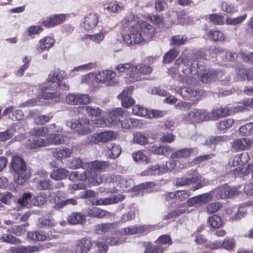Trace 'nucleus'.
<instances>
[{
	"instance_id": "obj_24",
	"label": "nucleus",
	"mask_w": 253,
	"mask_h": 253,
	"mask_svg": "<svg viewBox=\"0 0 253 253\" xmlns=\"http://www.w3.org/2000/svg\"><path fill=\"white\" fill-rule=\"evenodd\" d=\"M167 172L165 166H161L159 165H155L149 167L143 170L141 175L142 176L160 175Z\"/></svg>"
},
{
	"instance_id": "obj_9",
	"label": "nucleus",
	"mask_w": 253,
	"mask_h": 253,
	"mask_svg": "<svg viewBox=\"0 0 253 253\" xmlns=\"http://www.w3.org/2000/svg\"><path fill=\"white\" fill-rule=\"evenodd\" d=\"M66 102L71 105H86L91 102V98L87 94L70 93L66 97Z\"/></svg>"
},
{
	"instance_id": "obj_33",
	"label": "nucleus",
	"mask_w": 253,
	"mask_h": 253,
	"mask_svg": "<svg viewBox=\"0 0 253 253\" xmlns=\"http://www.w3.org/2000/svg\"><path fill=\"white\" fill-rule=\"evenodd\" d=\"M192 151L193 149L192 148L179 149L171 154V158L172 159H186L190 156Z\"/></svg>"
},
{
	"instance_id": "obj_57",
	"label": "nucleus",
	"mask_w": 253,
	"mask_h": 253,
	"mask_svg": "<svg viewBox=\"0 0 253 253\" xmlns=\"http://www.w3.org/2000/svg\"><path fill=\"white\" fill-rule=\"evenodd\" d=\"M13 199V195L9 192H4L0 194V201L6 205L11 204Z\"/></svg>"
},
{
	"instance_id": "obj_36",
	"label": "nucleus",
	"mask_w": 253,
	"mask_h": 253,
	"mask_svg": "<svg viewBox=\"0 0 253 253\" xmlns=\"http://www.w3.org/2000/svg\"><path fill=\"white\" fill-rule=\"evenodd\" d=\"M48 133V128L46 126L35 127L29 131L31 135L38 137H44Z\"/></svg>"
},
{
	"instance_id": "obj_22",
	"label": "nucleus",
	"mask_w": 253,
	"mask_h": 253,
	"mask_svg": "<svg viewBox=\"0 0 253 253\" xmlns=\"http://www.w3.org/2000/svg\"><path fill=\"white\" fill-rule=\"evenodd\" d=\"M98 22V17L97 15L94 13H90L85 17L81 26L84 30H90L97 25Z\"/></svg>"
},
{
	"instance_id": "obj_38",
	"label": "nucleus",
	"mask_w": 253,
	"mask_h": 253,
	"mask_svg": "<svg viewBox=\"0 0 253 253\" xmlns=\"http://www.w3.org/2000/svg\"><path fill=\"white\" fill-rule=\"evenodd\" d=\"M84 219V216L79 212H73L68 217V221L71 224H81Z\"/></svg>"
},
{
	"instance_id": "obj_41",
	"label": "nucleus",
	"mask_w": 253,
	"mask_h": 253,
	"mask_svg": "<svg viewBox=\"0 0 253 253\" xmlns=\"http://www.w3.org/2000/svg\"><path fill=\"white\" fill-rule=\"evenodd\" d=\"M123 8V5L122 4L117 1H111L107 5L105 4L104 5V8L105 9H107L113 12L120 11L122 10Z\"/></svg>"
},
{
	"instance_id": "obj_39",
	"label": "nucleus",
	"mask_w": 253,
	"mask_h": 253,
	"mask_svg": "<svg viewBox=\"0 0 253 253\" xmlns=\"http://www.w3.org/2000/svg\"><path fill=\"white\" fill-rule=\"evenodd\" d=\"M107 148L109 150L108 154L112 159H116L121 154L122 149L120 145L114 144H110Z\"/></svg>"
},
{
	"instance_id": "obj_18",
	"label": "nucleus",
	"mask_w": 253,
	"mask_h": 253,
	"mask_svg": "<svg viewBox=\"0 0 253 253\" xmlns=\"http://www.w3.org/2000/svg\"><path fill=\"white\" fill-rule=\"evenodd\" d=\"M237 80H244L246 79L248 81L253 83V69H246L243 65H239L236 67Z\"/></svg>"
},
{
	"instance_id": "obj_14",
	"label": "nucleus",
	"mask_w": 253,
	"mask_h": 253,
	"mask_svg": "<svg viewBox=\"0 0 253 253\" xmlns=\"http://www.w3.org/2000/svg\"><path fill=\"white\" fill-rule=\"evenodd\" d=\"M63 193L61 191L53 193V199L55 203L54 208L56 210H60L68 205H76L78 204L77 200L75 198H70L65 200H62Z\"/></svg>"
},
{
	"instance_id": "obj_4",
	"label": "nucleus",
	"mask_w": 253,
	"mask_h": 253,
	"mask_svg": "<svg viewBox=\"0 0 253 253\" xmlns=\"http://www.w3.org/2000/svg\"><path fill=\"white\" fill-rule=\"evenodd\" d=\"M63 77L64 72L62 71L56 69L51 71L48 75L47 82L41 87L42 93L40 96L45 99L57 98L59 96L57 92L47 91L54 90L57 88V84L62 80Z\"/></svg>"
},
{
	"instance_id": "obj_53",
	"label": "nucleus",
	"mask_w": 253,
	"mask_h": 253,
	"mask_svg": "<svg viewBox=\"0 0 253 253\" xmlns=\"http://www.w3.org/2000/svg\"><path fill=\"white\" fill-rule=\"evenodd\" d=\"M32 194L30 192L24 193L22 197L18 200V203L23 207H29L30 204L29 202L31 200Z\"/></svg>"
},
{
	"instance_id": "obj_1",
	"label": "nucleus",
	"mask_w": 253,
	"mask_h": 253,
	"mask_svg": "<svg viewBox=\"0 0 253 253\" xmlns=\"http://www.w3.org/2000/svg\"><path fill=\"white\" fill-rule=\"evenodd\" d=\"M205 56L204 52L198 51L195 55V60L190 65L188 59H184L180 57L176 60L175 63L179 66H181L184 74L198 75L203 83H209L212 81H215L216 80L219 79L221 73H216L213 70L206 69L202 64L200 65V62L198 60V58L204 59Z\"/></svg>"
},
{
	"instance_id": "obj_64",
	"label": "nucleus",
	"mask_w": 253,
	"mask_h": 253,
	"mask_svg": "<svg viewBox=\"0 0 253 253\" xmlns=\"http://www.w3.org/2000/svg\"><path fill=\"white\" fill-rule=\"evenodd\" d=\"M164 248L160 245L151 246L147 247L144 253H163Z\"/></svg>"
},
{
	"instance_id": "obj_10",
	"label": "nucleus",
	"mask_w": 253,
	"mask_h": 253,
	"mask_svg": "<svg viewBox=\"0 0 253 253\" xmlns=\"http://www.w3.org/2000/svg\"><path fill=\"white\" fill-rule=\"evenodd\" d=\"M153 225H140V226H130L122 229L120 231L121 235H131L135 234L147 233L154 229Z\"/></svg>"
},
{
	"instance_id": "obj_29",
	"label": "nucleus",
	"mask_w": 253,
	"mask_h": 253,
	"mask_svg": "<svg viewBox=\"0 0 253 253\" xmlns=\"http://www.w3.org/2000/svg\"><path fill=\"white\" fill-rule=\"evenodd\" d=\"M199 180V177L196 173H193L191 177L185 176L179 177L176 179V185L178 186L189 185L196 183Z\"/></svg>"
},
{
	"instance_id": "obj_45",
	"label": "nucleus",
	"mask_w": 253,
	"mask_h": 253,
	"mask_svg": "<svg viewBox=\"0 0 253 253\" xmlns=\"http://www.w3.org/2000/svg\"><path fill=\"white\" fill-rule=\"evenodd\" d=\"M47 201V195L44 192H41L36 196H35L31 201L34 206H41Z\"/></svg>"
},
{
	"instance_id": "obj_61",
	"label": "nucleus",
	"mask_w": 253,
	"mask_h": 253,
	"mask_svg": "<svg viewBox=\"0 0 253 253\" xmlns=\"http://www.w3.org/2000/svg\"><path fill=\"white\" fill-rule=\"evenodd\" d=\"M133 141L140 145H145L147 143V137L140 132H136L133 134Z\"/></svg>"
},
{
	"instance_id": "obj_8",
	"label": "nucleus",
	"mask_w": 253,
	"mask_h": 253,
	"mask_svg": "<svg viewBox=\"0 0 253 253\" xmlns=\"http://www.w3.org/2000/svg\"><path fill=\"white\" fill-rule=\"evenodd\" d=\"M71 127L75 129L80 135H84L91 132L90 122L88 119L82 118L79 120L72 119Z\"/></svg>"
},
{
	"instance_id": "obj_48",
	"label": "nucleus",
	"mask_w": 253,
	"mask_h": 253,
	"mask_svg": "<svg viewBox=\"0 0 253 253\" xmlns=\"http://www.w3.org/2000/svg\"><path fill=\"white\" fill-rule=\"evenodd\" d=\"M208 36L211 40L214 42H222L225 39L223 33L218 30L209 31Z\"/></svg>"
},
{
	"instance_id": "obj_49",
	"label": "nucleus",
	"mask_w": 253,
	"mask_h": 253,
	"mask_svg": "<svg viewBox=\"0 0 253 253\" xmlns=\"http://www.w3.org/2000/svg\"><path fill=\"white\" fill-rule=\"evenodd\" d=\"M36 186L40 190H49L52 188L53 185L49 179H43L37 181Z\"/></svg>"
},
{
	"instance_id": "obj_50",
	"label": "nucleus",
	"mask_w": 253,
	"mask_h": 253,
	"mask_svg": "<svg viewBox=\"0 0 253 253\" xmlns=\"http://www.w3.org/2000/svg\"><path fill=\"white\" fill-rule=\"evenodd\" d=\"M89 171H84L83 173H79L78 171H72L69 175V179L72 181L76 180H84L87 178Z\"/></svg>"
},
{
	"instance_id": "obj_42",
	"label": "nucleus",
	"mask_w": 253,
	"mask_h": 253,
	"mask_svg": "<svg viewBox=\"0 0 253 253\" xmlns=\"http://www.w3.org/2000/svg\"><path fill=\"white\" fill-rule=\"evenodd\" d=\"M249 159V156L247 153H242L239 156H235L234 158L233 165L234 167L237 165L242 166L243 164L247 163Z\"/></svg>"
},
{
	"instance_id": "obj_35",
	"label": "nucleus",
	"mask_w": 253,
	"mask_h": 253,
	"mask_svg": "<svg viewBox=\"0 0 253 253\" xmlns=\"http://www.w3.org/2000/svg\"><path fill=\"white\" fill-rule=\"evenodd\" d=\"M79 108L84 109L85 112L91 118H97V117H99L102 113L101 109L96 106H86L82 107H79Z\"/></svg>"
},
{
	"instance_id": "obj_56",
	"label": "nucleus",
	"mask_w": 253,
	"mask_h": 253,
	"mask_svg": "<svg viewBox=\"0 0 253 253\" xmlns=\"http://www.w3.org/2000/svg\"><path fill=\"white\" fill-rule=\"evenodd\" d=\"M233 124V120L232 119L229 118L228 119L222 120L216 123V126L218 129L220 130H224L226 128L231 127Z\"/></svg>"
},
{
	"instance_id": "obj_20",
	"label": "nucleus",
	"mask_w": 253,
	"mask_h": 253,
	"mask_svg": "<svg viewBox=\"0 0 253 253\" xmlns=\"http://www.w3.org/2000/svg\"><path fill=\"white\" fill-rule=\"evenodd\" d=\"M65 18L64 14H55L47 17L42 21V24L47 28L52 27L63 22Z\"/></svg>"
},
{
	"instance_id": "obj_47",
	"label": "nucleus",
	"mask_w": 253,
	"mask_h": 253,
	"mask_svg": "<svg viewBox=\"0 0 253 253\" xmlns=\"http://www.w3.org/2000/svg\"><path fill=\"white\" fill-rule=\"evenodd\" d=\"M208 223L211 226L214 228H218L223 224L221 218L215 214L209 217Z\"/></svg>"
},
{
	"instance_id": "obj_6",
	"label": "nucleus",
	"mask_w": 253,
	"mask_h": 253,
	"mask_svg": "<svg viewBox=\"0 0 253 253\" xmlns=\"http://www.w3.org/2000/svg\"><path fill=\"white\" fill-rule=\"evenodd\" d=\"M126 110L118 108L109 113V118H100L92 120V122L99 127H116L119 126L120 120L119 117L123 115Z\"/></svg>"
},
{
	"instance_id": "obj_28",
	"label": "nucleus",
	"mask_w": 253,
	"mask_h": 253,
	"mask_svg": "<svg viewBox=\"0 0 253 253\" xmlns=\"http://www.w3.org/2000/svg\"><path fill=\"white\" fill-rule=\"evenodd\" d=\"M89 175L90 176V179H89V181L90 183L92 184V185H98L102 183L104 181L106 180L108 182H111L113 178L110 177L111 180H109L107 179V175L106 174H103L101 175L100 174L95 173V172H93L92 173V172L88 173V178L89 177Z\"/></svg>"
},
{
	"instance_id": "obj_25",
	"label": "nucleus",
	"mask_w": 253,
	"mask_h": 253,
	"mask_svg": "<svg viewBox=\"0 0 253 253\" xmlns=\"http://www.w3.org/2000/svg\"><path fill=\"white\" fill-rule=\"evenodd\" d=\"M232 113V108L226 106L219 108L213 109L211 113V120H215L220 117H224L230 115Z\"/></svg>"
},
{
	"instance_id": "obj_7",
	"label": "nucleus",
	"mask_w": 253,
	"mask_h": 253,
	"mask_svg": "<svg viewBox=\"0 0 253 253\" xmlns=\"http://www.w3.org/2000/svg\"><path fill=\"white\" fill-rule=\"evenodd\" d=\"M116 76V72L112 70L101 71L96 74V81L107 85H115L118 84V81L115 79Z\"/></svg>"
},
{
	"instance_id": "obj_19",
	"label": "nucleus",
	"mask_w": 253,
	"mask_h": 253,
	"mask_svg": "<svg viewBox=\"0 0 253 253\" xmlns=\"http://www.w3.org/2000/svg\"><path fill=\"white\" fill-rule=\"evenodd\" d=\"M45 140V147L50 145H59L65 143L67 141V138L63 134L51 133L47 138H43Z\"/></svg>"
},
{
	"instance_id": "obj_32",
	"label": "nucleus",
	"mask_w": 253,
	"mask_h": 253,
	"mask_svg": "<svg viewBox=\"0 0 253 253\" xmlns=\"http://www.w3.org/2000/svg\"><path fill=\"white\" fill-rule=\"evenodd\" d=\"M72 153V149L63 147L56 149L53 152V156L58 160H61L62 159L67 158L70 157Z\"/></svg>"
},
{
	"instance_id": "obj_5",
	"label": "nucleus",
	"mask_w": 253,
	"mask_h": 253,
	"mask_svg": "<svg viewBox=\"0 0 253 253\" xmlns=\"http://www.w3.org/2000/svg\"><path fill=\"white\" fill-rule=\"evenodd\" d=\"M11 169L17 175L14 180L18 184L22 185L30 177V172L27 169L26 164L19 156H13L10 162Z\"/></svg>"
},
{
	"instance_id": "obj_15",
	"label": "nucleus",
	"mask_w": 253,
	"mask_h": 253,
	"mask_svg": "<svg viewBox=\"0 0 253 253\" xmlns=\"http://www.w3.org/2000/svg\"><path fill=\"white\" fill-rule=\"evenodd\" d=\"M92 244L91 241L87 238H82L77 241L73 253H87L90 249ZM64 253H69L66 249H62Z\"/></svg>"
},
{
	"instance_id": "obj_40",
	"label": "nucleus",
	"mask_w": 253,
	"mask_h": 253,
	"mask_svg": "<svg viewBox=\"0 0 253 253\" xmlns=\"http://www.w3.org/2000/svg\"><path fill=\"white\" fill-rule=\"evenodd\" d=\"M95 67L96 64L91 62L78 67H75L73 69L69 71V76L73 77L75 75L73 74L74 72L86 71L95 68Z\"/></svg>"
},
{
	"instance_id": "obj_27",
	"label": "nucleus",
	"mask_w": 253,
	"mask_h": 253,
	"mask_svg": "<svg viewBox=\"0 0 253 253\" xmlns=\"http://www.w3.org/2000/svg\"><path fill=\"white\" fill-rule=\"evenodd\" d=\"M3 115H8V118L13 121L21 120L24 117V114L21 110L15 109L13 106L6 108L2 113Z\"/></svg>"
},
{
	"instance_id": "obj_43",
	"label": "nucleus",
	"mask_w": 253,
	"mask_h": 253,
	"mask_svg": "<svg viewBox=\"0 0 253 253\" xmlns=\"http://www.w3.org/2000/svg\"><path fill=\"white\" fill-rule=\"evenodd\" d=\"M241 135L243 136H250L253 134V123H247L242 126L239 129Z\"/></svg>"
},
{
	"instance_id": "obj_54",
	"label": "nucleus",
	"mask_w": 253,
	"mask_h": 253,
	"mask_svg": "<svg viewBox=\"0 0 253 253\" xmlns=\"http://www.w3.org/2000/svg\"><path fill=\"white\" fill-rule=\"evenodd\" d=\"M212 194L217 199H227L226 185L215 189Z\"/></svg>"
},
{
	"instance_id": "obj_37",
	"label": "nucleus",
	"mask_w": 253,
	"mask_h": 253,
	"mask_svg": "<svg viewBox=\"0 0 253 253\" xmlns=\"http://www.w3.org/2000/svg\"><path fill=\"white\" fill-rule=\"evenodd\" d=\"M133 160L135 162L148 164L150 162L151 159L147 157L142 151H138L134 152L132 154Z\"/></svg>"
},
{
	"instance_id": "obj_46",
	"label": "nucleus",
	"mask_w": 253,
	"mask_h": 253,
	"mask_svg": "<svg viewBox=\"0 0 253 253\" xmlns=\"http://www.w3.org/2000/svg\"><path fill=\"white\" fill-rule=\"evenodd\" d=\"M121 123L123 128L131 129L137 126L138 120L132 118H126Z\"/></svg>"
},
{
	"instance_id": "obj_55",
	"label": "nucleus",
	"mask_w": 253,
	"mask_h": 253,
	"mask_svg": "<svg viewBox=\"0 0 253 253\" xmlns=\"http://www.w3.org/2000/svg\"><path fill=\"white\" fill-rule=\"evenodd\" d=\"M187 41V38L185 36L176 35L171 38L170 43L171 45L180 46L184 44Z\"/></svg>"
},
{
	"instance_id": "obj_16",
	"label": "nucleus",
	"mask_w": 253,
	"mask_h": 253,
	"mask_svg": "<svg viewBox=\"0 0 253 253\" xmlns=\"http://www.w3.org/2000/svg\"><path fill=\"white\" fill-rule=\"evenodd\" d=\"M109 163L107 161H95L93 162L84 163V169L86 171L101 172L109 166Z\"/></svg>"
},
{
	"instance_id": "obj_34",
	"label": "nucleus",
	"mask_w": 253,
	"mask_h": 253,
	"mask_svg": "<svg viewBox=\"0 0 253 253\" xmlns=\"http://www.w3.org/2000/svg\"><path fill=\"white\" fill-rule=\"evenodd\" d=\"M216 248L222 247L227 250L231 251L235 247V243L233 239H225L222 242H215L213 244Z\"/></svg>"
},
{
	"instance_id": "obj_11",
	"label": "nucleus",
	"mask_w": 253,
	"mask_h": 253,
	"mask_svg": "<svg viewBox=\"0 0 253 253\" xmlns=\"http://www.w3.org/2000/svg\"><path fill=\"white\" fill-rule=\"evenodd\" d=\"M116 138V134L111 130L105 131L100 133H95L90 136L89 143L98 144L100 142L106 143Z\"/></svg>"
},
{
	"instance_id": "obj_3",
	"label": "nucleus",
	"mask_w": 253,
	"mask_h": 253,
	"mask_svg": "<svg viewBox=\"0 0 253 253\" xmlns=\"http://www.w3.org/2000/svg\"><path fill=\"white\" fill-rule=\"evenodd\" d=\"M120 75H126V79L130 82L141 81L142 75H148L151 73L150 67L131 63L119 64L115 68Z\"/></svg>"
},
{
	"instance_id": "obj_58",
	"label": "nucleus",
	"mask_w": 253,
	"mask_h": 253,
	"mask_svg": "<svg viewBox=\"0 0 253 253\" xmlns=\"http://www.w3.org/2000/svg\"><path fill=\"white\" fill-rule=\"evenodd\" d=\"M176 50L172 49L167 52L164 56L163 61L169 63L172 62L178 55Z\"/></svg>"
},
{
	"instance_id": "obj_23",
	"label": "nucleus",
	"mask_w": 253,
	"mask_h": 253,
	"mask_svg": "<svg viewBox=\"0 0 253 253\" xmlns=\"http://www.w3.org/2000/svg\"><path fill=\"white\" fill-rule=\"evenodd\" d=\"M125 198V196L123 195H114L112 197L96 199L94 202H92V205L102 206L113 204L123 201Z\"/></svg>"
},
{
	"instance_id": "obj_63",
	"label": "nucleus",
	"mask_w": 253,
	"mask_h": 253,
	"mask_svg": "<svg viewBox=\"0 0 253 253\" xmlns=\"http://www.w3.org/2000/svg\"><path fill=\"white\" fill-rule=\"evenodd\" d=\"M94 80H96V75H95L94 73L91 72L87 75L82 76L81 82L82 83L91 85Z\"/></svg>"
},
{
	"instance_id": "obj_59",
	"label": "nucleus",
	"mask_w": 253,
	"mask_h": 253,
	"mask_svg": "<svg viewBox=\"0 0 253 253\" xmlns=\"http://www.w3.org/2000/svg\"><path fill=\"white\" fill-rule=\"evenodd\" d=\"M247 17V14H244V15L232 18H227L226 20V24L227 25H236L237 24H239L241 23H242Z\"/></svg>"
},
{
	"instance_id": "obj_17",
	"label": "nucleus",
	"mask_w": 253,
	"mask_h": 253,
	"mask_svg": "<svg viewBox=\"0 0 253 253\" xmlns=\"http://www.w3.org/2000/svg\"><path fill=\"white\" fill-rule=\"evenodd\" d=\"M133 90L132 86H129L124 89L122 93L118 95V98L121 99L122 105L125 108H128L134 103V100L130 97V95Z\"/></svg>"
},
{
	"instance_id": "obj_12",
	"label": "nucleus",
	"mask_w": 253,
	"mask_h": 253,
	"mask_svg": "<svg viewBox=\"0 0 253 253\" xmlns=\"http://www.w3.org/2000/svg\"><path fill=\"white\" fill-rule=\"evenodd\" d=\"M177 92L183 98L193 101L200 99L203 94L202 90L194 89L191 87L187 86L181 87L178 90Z\"/></svg>"
},
{
	"instance_id": "obj_31",
	"label": "nucleus",
	"mask_w": 253,
	"mask_h": 253,
	"mask_svg": "<svg viewBox=\"0 0 253 253\" xmlns=\"http://www.w3.org/2000/svg\"><path fill=\"white\" fill-rule=\"evenodd\" d=\"M116 227L115 223L99 224L96 226L95 231L98 234H105L111 232Z\"/></svg>"
},
{
	"instance_id": "obj_21",
	"label": "nucleus",
	"mask_w": 253,
	"mask_h": 253,
	"mask_svg": "<svg viewBox=\"0 0 253 253\" xmlns=\"http://www.w3.org/2000/svg\"><path fill=\"white\" fill-rule=\"evenodd\" d=\"M45 142L42 138H32L27 140L24 145L28 150L37 151L40 147H44Z\"/></svg>"
},
{
	"instance_id": "obj_51",
	"label": "nucleus",
	"mask_w": 253,
	"mask_h": 253,
	"mask_svg": "<svg viewBox=\"0 0 253 253\" xmlns=\"http://www.w3.org/2000/svg\"><path fill=\"white\" fill-rule=\"evenodd\" d=\"M105 32H100L94 35H86L84 36L85 39H89L93 42L99 44L103 41L105 37Z\"/></svg>"
},
{
	"instance_id": "obj_52",
	"label": "nucleus",
	"mask_w": 253,
	"mask_h": 253,
	"mask_svg": "<svg viewBox=\"0 0 253 253\" xmlns=\"http://www.w3.org/2000/svg\"><path fill=\"white\" fill-rule=\"evenodd\" d=\"M107 213L108 211L97 207H94L88 211L90 216L100 218L103 217Z\"/></svg>"
},
{
	"instance_id": "obj_30",
	"label": "nucleus",
	"mask_w": 253,
	"mask_h": 253,
	"mask_svg": "<svg viewBox=\"0 0 253 253\" xmlns=\"http://www.w3.org/2000/svg\"><path fill=\"white\" fill-rule=\"evenodd\" d=\"M69 173V172L65 169H56L51 172L50 177L55 180H61L65 179Z\"/></svg>"
},
{
	"instance_id": "obj_2",
	"label": "nucleus",
	"mask_w": 253,
	"mask_h": 253,
	"mask_svg": "<svg viewBox=\"0 0 253 253\" xmlns=\"http://www.w3.org/2000/svg\"><path fill=\"white\" fill-rule=\"evenodd\" d=\"M153 33L152 26L146 21H142L132 26L123 38L127 44L132 45L149 40Z\"/></svg>"
},
{
	"instance_id": "obj_60",
	"label": "nucleus",
	"mask_w": 253,
	"mask_h": 253,
	"mask_svg": "<svg viewBox=\"0 0 253 253\" xmlns=\"http://www.w3.org/2000/svg\"><path fill=\"white\" fill-rule=\"evenodd\" d=\"M132 113L135 115L144 117L147 115L148 111L147 109L143 106L140 105H136L133 106Z\"/></svg>"
},
{
	"instance_id": "obj_62",
	"label": "nucleus",
	"mask_w": 253,
	"mask_h": 253,
	"mask_svg": "<svg viewBox=\"0 0 253 253\" xmlns=\"http://www.w3.org/2000/svg\"><path fill=\"white\" fill-rule=\"evenodd\" d=\"M69 165L70 168L72 169H77L80 168L84 169V163H83L79 158H74L70 161Z\"/></svg>"
},
{
	"instance_id": "obj_26",
	"label": "nucleus",
	"mask_w": 253,
	"mask_h": 253,
	"mask_svg": "<svg viewBox=\"0 0 253 253\" xmlns=\"http://www.w3.org/2000/svg\"><path fill=\"white\" fill-rule=\"evenodd\" d=\"M54 43V40L51 37H44L39 41L37 46V50L40 53L48 50L53 46Z\"/></svg>"
},
{
	"instance_id": "obj_44",
	"label": "nucleus",
	"mask_w": 253,
	"mask_h": 253,
	"mask_svg": "<svg viewBox=\"0 0 253 253\" xmlns=\"http://www.w3.org/2000/svg\"><path fill=\"white\" fill-rule=\"evenodd\" d=\"M23 253H34L43 251L46 247L43 245L39 244L35 246H22Z\"/></svg>"
},
{
	"instance_id": "obj_13",
	"label": "nucleus",
	"mask_w": 253,
	"mask_h": 253,
	"mask_svg": "<svg viewBox=\"0 0 253 253\" xmlns=\"http://www.w3.org/2000/svg\"><path fill=\"white\" fill-rule=\"evenodd\" d=\"M188 119L194 123L211 120V113L205 110L195 108L189 113Z\"/></svg>"
}]
</instances>
